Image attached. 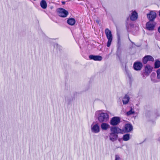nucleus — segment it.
I'll return each mask as SVG.
<instances>
[{"instance_id": "1", "label": "nucleus", "mask_w": 160, "mask_h": 160, "mask_svg": "<svg viewBox=\"0 0 160 160\" xmlns=\"http://www.w3.org/2000/svg\"><path fill=\"white\" fill-rule=\"evenodd\" d=\"M95 115L100 122H106L109 119L108 114L107 113L103 112L102 111H99L96 112Z\"/></svg>"}, {"instance_id": "2", "label": "nucleus", "mask_w": 160, "mask_h": 160, "mask_svg": "<svg viewBox=\"0 0 160 160\" xmlns=\"http://www.w3.org/2000/svg\"><path fill=\"white\" fill-rule=\"evenodd\" d=\"M105 33L107 38L108 39V41L107 43V46L108 47H109L111 45V42L112 40V32L108 28H106L105 31Z\"/></svg>"}, {"instance_id": "3", "label": "nucleus", "mask_w": 160, "mask_h": 160, "mask_svg": "<svg viewBox=\"0 0 160 160\" xmlns=\"http://www.w3.org/2000/svg\"><path fill=\"white\" fill-rule=\"evenodd\" d=\"M58 15L62 17H66L68 14V11L62 8H59L58 9Z\"/></svg>"}, {"instance_id": "4", "label": "nucleus", "mask_w": 160, "mask_h": 160, "mask_svg": "<svg viewBox=\"0 0 160 160\" xmlns=\"http://www.w3.org/2000/svg\"><path fill=\"white\" fill-rule=\"evenodd\" d=\"M156 25L155 22L150 21L146 24V27L147 29L149 30H154Z\"/></svg>"}, {"instance_id": "5", "label": "nucleus", "mask_w": 160, "mask_h": 160, "mask_svg": "<svg viewBox=\"0 0 160 160\" xmlns=\"http://www.w3.org/2000/svg\"><path fill=\"white\" fill-rule=\"evenodd\" d=\"M147 17L149 21H153L156 18V14L155 12L151 11L147 14Z\"/></svg>"}, {"instance_id": "6", "label": "nucleus", "mask_w": 160, "mask_h": 160, "mask_svg": "<svg viewBox=\"0 0 160 160\" xmlns=\"http://www.w3.org/2000/svg\"><path fill=\"white\" fill-rule=\"evenodd\" d=\"M120 119L119 117H114L112 118L111 120L110 123L113 126L117 125L120 122Z\"/></svg>"}, {"instance_id": "7", "label": "nucleus", "mask_w": 160, "mask_h": 160, "mask_svg": "<svg viewBox=\"0 0 160 160\" xmlns=\"http://www.w3.org/2000/svg\"><path fill=\"white\" fill-rule=\"evenodd\" d=\"M153 67L149 65H147L145 67L144 72L145 75L148 76L152 71Z\"/></svg>"}, {"instance_id": "8", "label": "nucleus", "mask_w": 160, "mask_h": 160, "mask_svg": "<svg viewBox=\"0 0 160 160\" xmlns=\"http://www.w3.org/2000/svg\"><path fill=\"white\" fill-rule=\"evenodd\" d=\"M142 67V64L141 62H137L134 63L133 64V68L134 69L137 71H139L141 69Z\"/></svg>"}, {"instance_id": "9", "label": "nucleus", "mask_w": 160, "mask_h": 160, "mask_svg": "<svg viewBox=\"0 0 160 160\" xmlns=\"http://www.w3.org/2000/svg\"><path fill=\"white\" fill-rule=\"evenodd\" d=\"M138 18V14L135 11H132L130 18L131 20L134 21L137 19Z\"/></svg>"}, {"instance_id": "10", "label": "nucleus", "mask_w": 160, "mask_h": 160, "mask_svg": "<svg viewBox=\"0 0 160 160\" xmlns=\"http://www.w3.org/2000/svg\"><path fill=\"white\" fill-rule=\"evenodd\" d=\"M100 131L99 126L98 124H95L92 126V131L93 132L95 133H98L100 132Z\"/></svg>"}, {"instance_id": "11", "label": "nucleus", "mask_w": 160, "mask_h": 160, "mask_svg": "<svg viewBox=\"0 0 160 160\" xmlns=\"http://www.w3.org/2000/svg\"><path fill=\"white\" fill-rule=\"evenodd\" d=\"M111 133H114L117 134L119 133H121L122 130L116 127H112L111 128Z\"/></svg>"}, {"instance_id": "12", "label": "nucleus", "mask_w": 160, "mask_h": 160, "mask_svg": "<svg viewBox=\"0 0 160 160\" xmlns=\"http://www.w3.org/2000/svg\"><path fill=\"white\" fill-rule=\"evenodd\" d=\"M125 131L129 132L131 131L133 129V127L132 125L130 124H127L125 126Z\"/></svg>"}, {"instance_id": "13", "label": "nucleus", "mask_w": 160, "mask_h": 160, "mask_svg": "<svg viewBox=\"0 0 160 160\" xmlns=\"http://www.w3.org/2000/svg\"><path fill=\"white\" fill-rule=\"evenodd\" d=\"M118 138V135L117 134L114 133H111L109 135L110 139L112 141H114L116 140Z\"/></svg>"}, {"instance_id": "14", "label": "nucleus", "mask_w": 160, "mask_h": 160, "mask_svg": "<svg viewBox=\"0 0 160 160\" xmlns=\"http://www.w3.org/2000/svg\"><path fill=\"white\" fill-rule=\"evenodd\" d=\"M102 59V57L100 56L91 55V59H93L95 61H100Z\"/></svg>"}, {"instance_id": "15", "label": "nucleus", "mask_w": 160, "mask_h": 160, "mask_svg": "<svg viewBox=\"0 0 160 160\" xmlns=\"http://www.w3.org/2000/svg\"><path fill=\"white\" fill-rule=\"evenodd\" d=\"M129 100V97L127 95H126L123 98L122 101L124 104H127Z\"/></svg>"}, {"instance_id": "16", "label": "nucleus", "mask_w": 160, "mask_h": 160, "mask_svg": "<svg viewBox=\"0 0 160 160\" xmlns=\"http://www.w3.org/2000/svg\"><path fill=\"white\" fill-rule=\"evenodd\" d=\"M101 127L102 130H106L109 128L110 125L106 123H103L101 124Z\"/></svg>"}, {"instance_id": "17", "label": "nucleus", "mask_w": 160, "mask_h": 160, "mask_svg": "<svg viewBox=\"0 0 160 160\" xmlns=\"http://www.w3.org/2000/svg\"><path fill=\"white\" fill-rule=\"evenodd\" d=\"M67 22L68 24L72 26L75 24L76 21L74 18H71L67 20Z\"/></svg>"}, {"instance_id": "18", "label": "nucleus", "mask_w": 160, "mask_h": 160, "mask_svg": "<svg viewBox=\"0 0 160 160\" xmlns=\"http://www.w3.org/2000/svg\"><path fill=\"white\" fill-rule=\"evenodd\" d=\"M40 6L43 9H46L47 7V3L45 0H42L40 3Z\"/></svg>"}, {"instance_id": "19", "label": "nucleus", "mask_w": 160, "mask_h": 160, "mask_svg": "<svg viewBox=\"0 0 160 160\" xmlns=\"http://www.w3.org/2000/svg\"><path fill=\"white\" fill-rule=\"evenodd\" d=\"M130 139V134H127L124 135L123 137V140L124 141H127Z\"/></svg>"}, {"instance_id": "20", "label": "nucleus", "mask_w": 160, "mask_h": 160, "mask_svg": "<svg viewBox=\"0 0 160 160\" xmlns=\"http://www.w3.org/2000/svg\"><path fill=\"white\" fill-rule=\"evenodd\" d=\"M160 67V61L157 60L155 63V68H158Z\"/></svg>"}, {"instance_id": "21", "label": "nucleus", "mask_w": 160, "mask_h": 160, "mask_svg": "<svg viewBox=\"0 0 160 160\" xmlns=\"http://www.w3.org/2000/svg\"><path fill=\"white\" fill-rule=\"evenodd\" d=\"M147 58V56H146L143 58V62L144 64L146 63L148 61Z\"/></svg>"}, {"instance_id": "22", "label": "nucleus", "mask_w": 160, "mask_h": 160, "mask_svg": "<svg viewBox=\"0 0 160 160\" xmlns=\"http://www.w3.org/2000/svg\"><path fill=\"white\" fill-rule=\"evenodd\" d=\"M134 112L132 111V109H131L128 112H127V114L128 116H129L130 115L134 113Z\"/></svg>"}, {"instance_id": "23", "label": "nucleus", "mask_w": 160, "mask_h": 160, "mask_svg": "<svg viewBox=\"0 0 160 160\" xmlns=\"http://www.w3.org/2000/svg\"><path fill=\"white\" fill-rule=\"evenodd\" d=\"M147 57L148 61H153L154 60L153 58L151 56L147 55Z\"/></svg>"}, {"instance_id": "24", "label": "nucleus", "mask_w": 160, "mask_h": 160, "mask_svg": "<svg viewBox=\"0 0 160 160\" xmlns=\"http://www.w3.org/2000/svg\"><path fill=\"white\" fill-rule=\"evenodd\" d=\"M157 78L158 79H160V69H158L157 71Z\"/></svg>"}, {"instance_id": "25", "label": "nucleus", "mask_w": 160, "mask_h": 160, "mask_svg": "<svg viewBox=\"0 0 160 160\" xmlns=\"http://www.w3.org/2000/svg\"><path fill=\"white\" fill-rule=\"evenodd\" d=\"M120 158L119 157V156L118 155H115V160H120Z\"/></svg>"}, {"instance_id": "26", "label": "nucleus", "mask_w": 160, "mask_h": 160, "mask_svg": "<svg viewBox=\"0 0 160 160\" xmlns=\"http://www.w3.org/2000/svg\"><path fill=\"white\" fill-rule=\"evenodd\" d=\"M117 38L118 42H120V35L119 33L118 32L117 33Z\"/></svg>"}, {"instance_id": "27", "label": "nucleus", "mask_w": 160, "mask_h": 160, "mask_svg": "<svg viewBox=\"0 0 160 160\" xmlns=\"http://www.w3.org/2000/svg\"><path fill=\"white\" fill-rule=\"evenodd\" d=\"M158 31L160 33V26L158 28Z\"/></svg>"}, {"instance_id": "28", "label": "nucleus", "mask_w": 160, "mask_h": 160, "mask_svg": "<svg viewBox=\"0 0 160 160\" xmlns=\"http://www.w3.org/2000/svg\"><path fill=\"white\" fill-rule=\"evenodd\" d=\"M62 3L63 4H65V2H62Z\"/></svg>"}, {"instance_id": "29", "label": "nucleus", "mask_w": 160, "mask_h": 160, "mask_svg": "<svg viewBox=\"0 0 160 160\" xmlns=\"http://www.w3.org/2000/svg\"><path fill=\"white\" fill-rule=\"evenodd\" d=\"M89 59H90V55L89 56Z\"/></svg>"}]
</instances>
